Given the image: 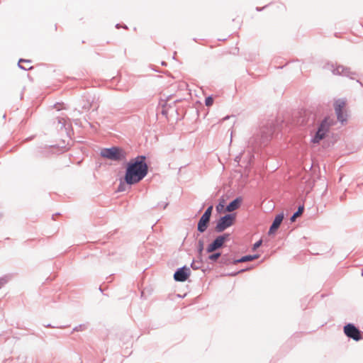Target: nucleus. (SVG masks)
Here are the masks:
<instances>
[{
	"mask_svg": "<svg viewBox=\"0 0 363 363\" xmlns=\"http://www.w3.org/2000/svg\"><path fill=\"white\" fill-rule=\"evenodd\" d=\"M145 160V155H138L127 163L124 177L126 184H135L146 177L148 173V166Z\"/></svg>",
	"mask_w": 363,
	"mask_h": 363,
	"instance_id": "1",
	"label": "nucleus"
},
{
	"mask_svg": "<svg viewBox=\"0 0 363 363\" xmlns=\"http://www.w3.org/2000/svg\"><path fill=\"white\" fill-rule=\"evenodd\" d=\"M281 123L274 118L262 121L259 125V132L255 138V146L251 144V151L257 147H266L270 143L274 135H277L281 129Z\"/></svg>",
	"mask_w": 363,
	"mask_h": 363,
	"instance_id": "2",
	"label": "nucleus"
},
{
	"mask_svg": "<svg viewBox=\"0 0 363 363\" xmlns=\"http://www.w3.org/2000/svg\"><path fill=\"white\" fill-rule=\"evenodd\" d=\"M333 125L334 121L333 119L329 116L324 117L318 124L316 131L311 139V142L313 144L319 143L320 140L327 136L330 127Z\"/></svg>",
	"mask_w": 363,
	"mask_h": 363,
	"instance_id": "3",
	"label": "nucleus"
},
{
	"mask_svg": "<svg viewBox=\"0 0 363 363\" xmlns=\"http://www.w3.org/2000/svg\"><path fill=\"white\" fill-rule=\"evenodd\" d=\"M127 153L121 147L113 146L110 148H103L101 150V156L113 161H121L126 158Z\"/></svg>",
	"mask_w": 363,
	"mask_h": 363,
	"instance_id": "4",
	"label": "nucleus"
},
{
	"mask_svg": "<svg viewBox=\"0 0 363 363\" xmlns=\"http://www.w3.org/2000/svg\"><path fill=\"white\" fill-rule=\"evenodd\" d=\"M235 221V215L233 213L225 214L220 217L216 223L215 227V231L216 233H222L228 228L233 225Z\"/></svg>",
	"mask_w": 363,
	"mask_h": 363,
	"instance_id": "5",
	"label": "nucleus"
},
{
	"mask_svg": "<svg viewBox=\"0 0 363 363\" xmlns=\"http://www.w3.org/2000/svg\"><path fill=\"white\" fill-rule=\"evenodd\" d=\"M343 332L347 337L354 341L358 342L363 339V333L354 323H346L343 327Z\"/></svg>",
	"mask_w": 363,
	"mask_h": 363,
	"instance_id": "6",
	"label": "nucleus"
},
{
	"mask_svg": "<svg viewBox=\"0 0 363 363\" xmlns=\"http://www.w3.org/2000/svg\"><path fill=\"white\" fill-rule=\"evenodd\" d=\"M230 238L229 233H223L217 236L206 247V251L207 253L216 252L221 249L226 241Z\"/></svg>",
	"mask_w": 363,
	"mask_h": 363,
	"instance_id": "7",
	"label": "nucleus"
},
{
	"mask_svg": "<svg viewBox=\"0 0 363 363\" xmlns=\"http://www.w3.org/2000/svg\"><path fill=\"white\" fill-rule=\"evenodd\" d=\"M328 66L334 74L342 75L349 77L351 79H354V76H357V73L351 71L350 67H344L343 65H337L335 67L333 63H328Z\"/></svg>",
	"mask_w": 363,
	"mask_h": 363,
	"instance_id": "8",
	"label": "nucleus"
},
{
	"mask_svg": "<svg viewBox=\"0 0 363 363\" xmlns=\"http://www.w3.org/2000/svg\"><path fill=\"white\" fill-rule=\"evenodd\" d=\"M190 276V269L186 266L178 268L174 274V279L177 281H185Z\"/></svg>",
	"mask_w": 363,
	"mask_h": 363,
	"instance_id": "9",
	"label": "nucleus"
},
{
	"mask_svg": "<svg viewBox=\"0 0 363 363\" xmlns=\"http://www.w3.org/2000/svg\"><path fill=\"white\" fill-rule=\"evenodd\" d=\"M284 218V212H281L275 216L274 219L272 221V223L271 224V225L269 227V229L268 231L269 235H274L276 234V233H277V230L279 228Z\"/></svg>",
	"mask_w": 363,
	"mask_h": 363,
	"instance_id": "10",
	"label": "nucleus"
},
{
	"mask_svg": "<svg viewBox=\"0 0 363 363\" xmlns=\"http://www.w3.org/2000/svg\"><path fill=\"white\" fill-rule=\"evenodd\" d=\"M210 220V218L202 215L197 224V230L201 233H204L209 225Z\"/></svg>",
	"mask_w": 363,
	"mask_h": 363,
	"instance_id": "11",
	"label": "nucleus"
},
{
	"mask_svg": "<svg viewBox=\"0 0 363 363\" xmlns=\"http://www.w3.org/2000/svg\"><path fill=\"white\" fill-rule=\"evenodd\" d=\"M242 203V199L241 197H237L234 200H233L231 202H230L225 207V211L227 212H232L236 209H238Z\"/></svg>",
	"mask_w": 363,
	"mask_h": 363,
	"instance_id": "12",
	"label": "nucleus"
},
{
	"mask_svg": "<svg viewBox=\"0 0 363 363\" xmlns=\"http://www.w3.org/2000/svg\"><path fill=\"white\" fill-rule=\"evenodd\" d=\"M235 259L232 258L228 254L221 255L220 259L218 262L221 265H229L231 264H234Z\"/></svg>",
	"mask_w": 363,
	"mask_h": 363,
	"instance_id": "13",
	"label": "nucleus"
},
{
	"mask_svg": "<svg viewBox=\"0 0 363 363\" xmlns=\"http://www.w3.org/2000/svg\"><path fill=\"white\" fill-rule=\"evenodd\" d=\"M304 211V205H300L297 210L292 214V216L290 218L291 222H294L296 218L300 216Z\"/></svg>",
	"mask_w": 363,
	"mask_h": 363,
	"instance_id": "14",
	"label": "nucleus"
},
{
	"mask_svg": "<svg viewBox=\"0 0 363 363\" xmlns=\"http://www.w3.org/2000/svg\"><path fill=\"white\" fill-rule=\"evenodd\" d=\"M337 121L342 123L347 121V113L345 112V110H340V112H335Z\"/></svg>",
	"mask_w": 363,
	"mask_h": 363,
	"instance_id": "15",
	"label": "nucleus"
},
{
	"mask_svg": "<svg viewBox=\"0 0 363 363\" xmlns=\"http://www.w3.org/2000/svg\"><path fill=\"white\" fill-rule=\"evenodd\" d=\"M210 253L211 255H208V259H209L212 262H217L219 259H220L222 255L221 252L217 251Z\"/></svg>",
	"mask_w": 363,
	"mask_h": 363,
	"instance_id": "16",
	"label": "nucleus"
},
{
	"mask_svg": "<svg viewBox=\"0 0 363 363\" xmlns=\"http://www.w3.org/2000/svg\"><path fill=\"white\" fill-rule=\"evenodd\" d=\"M203 265V261L202 257H198V260H193L192 263L191 264V267L196 270L199 269L202 267Z\"/></svg>",
	"mask_w": 363,
	"mask_h": 363,
	"instance_id": "17",
	"label": "nucleus"
},
{
	"mask_svg": "<svg viewBox=\"0 0 363 363\" xmlns=\"http://www.w3.org/2000/svg\"><path fill=\"white\" fill-rule=\"evenodd\" d=\"M196 248L198 252V257H202V254L204 249V241L203 239H200L198 240Z\"/></svg>",
	"mask_w": 363,
	"mask_h": 363,
	"instance_id": "18",
	"label": "nucleus"
},
{
	"mask_svg": "<svg viewBox=\"0 0 363 363\" xmlns=\"http://www.w3.org/2000/svg\"><path fill=\"white\" fill-rule=\"evenodd\" d=\"M225 201L223 197H221L220 199H219V202L218 203V205L216 206V211L219 213L225 211Z\"/></svg>",
	"mask_w": 363,
	"mask_h": 363,
	"instance_id": "19",
	"label": "nucleus"
},
{
	"mask_svg": "<svg viewBox=\"0 0 363 363\" xmlns=\"http://www.w3.org/2000/svg\"><path fill=\"white\" fill-rule=\"evenodd\" d=\"M345 106V102L342 100H337L335 102L334 108L335 112H340V110L344 109V107Z\"/></svg>",
	"mask_w": 363,
	"mask_h": 363,
	"instance_id": "20",
	"label": "nucleus"
},
{
	"mask_svg": "<svg viewBox=\"0 0 363 363\" xmlns=\"http://www.w3.org/2000/svg\"><path fill=\"white\" fill-rule=\"evenodd\" d=\"M21 62H26V63H29V64H30V63L31 62V61H30V60L20 59V60H18V67H19L20 69H23V70H29V69H32V67H31V66H30V67H24V66H22V65H21Z\"/></svg>",
	"mask_w": 363,
	"mask_h": 363,
	"instance_id": "21",
	"label": "nucleus"
},
{
	"mask_svg": "<svg viewBox=\"0 0 363 363\" xmlns=\"http://www.w3.org/2000/svg\"><path fill=\"white\" fill-rule=\"evenodd\" d=\"M248 261H250V254L246 255L240 259H235L234 264H237L240 262H248Z\"/></svg>",
	"mask_w": 363,
	"mask_h": 363,
	"instance_id": "22",
	"label": "nucleus"
},
{
	"mask_svg": "<svg viewBox=\"0 0 363 363\" xmlns=\"http://www.w3.org/2000/svg\"><path fill=\"white\" fill-rule=\"evenodd\" d=\"M213 205H211L209 206L206 210L205 211V212L203 213V216H206V217L208 218H210L211 217V214H212V211H213Z\"/></svg>",
	"mask_w": 363,
	"mask_h": 363,
	"instance_id": "23",
	"label": "nucleus"
},
{
	"mask_svg": "<svg viewBox=\"0 0 363 363\" xmlns=\"http://www.w3.org/2000/svg\"><path fill=\"white\" fill-rule=\"evenodd\" d=\"M262 244V240L259 239L256 242H255L251 247V251H255L257 248H259Z\"/></svg>",
	"mask_w": 363,
	"mask_h": 363,
	"instance_id": "24",
	"label": "nucleus"
},
{
	"mask_svg": "<svg viewBox=\"0 0 363 363\" xmlns=\"http://www.w3.org/2000/svg\"><path fill=\"white\" fill-rule=\"evenodd\" d=\"M213 104V99L212 96H208L206 98L205 104L206 106H211Z\"/></svg>",
	"mask_w": 363,
	"mask_h": 363,
	"instance_id": "25",
	"label": "nucleus"
},
{
	"mask_svg": "<svg viewBox=\"0 0 363 363\" xmlns=\"http://www.w3.org/2000/svg\"><path fill=\"white\" fill-rule=\"evenodd\" d=\"M58 118V123L62 124V127H65L66 125V121L64 118H61L60 116L57 117Z\"/></svg>",
	"mask_w": 363,
	"mask_h": 363,
	"instance_id": "26",
	"label": "nucleus"
},
{
	"mask_svg": "<svg viewBox=\"0 0 363 363\" xmlns=\"http://www.w3.org/2000/svg\"><path fill=\"white\" fill-rule=\"evenodd\" d=\"M125 190V184L121 182L118 186V191H124Z\"/></svg>",
	"mask_w": 363,
	"mask_h": 363,
	"instance_id": "27",
	"label": "nucleus"
},
{
	"mask_svg": "<svg viewBox=\"0 0 363 363\" xmlns=\"http://www.w3.org/2000/svg\"><path fill=\"white\" fill-rule=\"evenodd\" d=\"M259 257V254H254V255L251 254V262L258 259Z\"/></svg>",
	"mask_w": 363,
	"mask_h": 363,
	"instance_id": "28",
	"label": "nucleus"
},
{
	"mask_svg": "<svg viewBox=\"0 0 363 363\" xmlns=\"http://www.w3.org/2000/svg\"><path fill=\"white\" fill-rule=\"evenodd\" d=\"M249 269H250V268L247 267V268H245V269H241L240 271H239V272H238V273H239V272H240L247 271V270H248ZM237 274H238V272H235V273H233V274H231V275L235 276V275H236Z\"/></svg>",
	"mask_w": 363,
	"mask_h": 363,
	"instance_id": "29",
	"label": "nucleus"
},
{
	"mask_svg": "<svg viewBox=\"0 0 363 363\" xmlns=\"http://www.w3.org/2000/svg\"><path fill=\"white\" fill-rule=\"evenodd\" d=\"M90 106H91V104L89 103H88L87 104H84L83 106V108L85 109H89Z\"/></svg>",
	"mask_w": 363,
	"mask_h": 363,
	"instance_id": "30",
	"label": "nucleus"
},
{
	"mask_svg": "<svg viewBox=\"0 0 363 363\" xmlns=\"http://www.w3.org/2000/svg\"><path fill=\"white\" fill-rule=\"evenodd\" d=\"M264 8H265V6H264V7H262V8L256 7V10H257V11H262Z\"/></svg>",
	"mask_w": 363,
	"mask_h": 363,
	"instance_id": "31",
	"label": "nucleus"
},
{
	"mask_svg": "<svg viewBox=\"0 0 363 363\" xmlns=\"http://www.w3.org/2000/svg\"><path fill=\"white\" fill-rule=\"evenodd\" d=\"M82 327V325H79V327H76L74 328V330L78 331L79 330V328H81Z\"/></svg>",
	"mask_w": 363,
	"mask_h": 363,
	"instance_id": "32",
	"label": "nucleus"
},
{
	"mask_svg": "<svg viewBox=\"0 0 363 363\" xmlns=\"http://www.w3.org/2000/svg\"><path fill=\"white\" fill-rule=\"evenodd\" d=\"M3 283L0 281V289L1 288Z\"/></svg>",
	"mask_w": 363,
	"mask_h": 363,
	"instance_id": "33",
	"label": "nucleus"
},
{
	"mask_svg": "<svg viewBox=\"0 0 363 363\" xmlns=\"http://www.w3.org/2000/svg\"><path fill=\"white\" fill-rule=\"evenodd\" d=\"M46 327L52 328V326H51V325H46Z\"/></svg>",
	"mask_w": 363,
	"mask_h": 363,
	"instance_id": "34",
	"label": "nucleus"
},
{
	"mask_svg": "<svg viewBox=\"0 0 363 363\" xmlns=\"http://www.w3.org/2000/svg\"><path fill=\"white\" fill-rule=\"evenodd\" d=\"M357 82H359L362 86H363V84L359 80H357Z\"/></svg>",
	"mask_w": 363,
	"mask_h": 363,
	"instance_id": "35",
	"label": "nucleus"
},
{
	"mask_svg": "<svg viewBox=\"0 0 363 363\" xmlns=\"http://www.w3.org/2000/svg\"><path fill=\"white\" fill-rule=\"evenodd\" d=\"M252 157H253V155L251 153V156H250L251 160L252 159Z\"/></svg>",
	"mask_w": 363,
	"mask_h": 363,
	"instance_id": "36",
	"label": "nucleus"
},
{
	"mask_svg": "<svg viewBox=\"0 0 363 363\" xmlns=\"http://www.w3.org/2000/svg\"><path fill=\"white\" fill-rule=\"evenodd\" d=\"M167 206V203H166V204L164 206V207H163V208H165Z\"/></svg>",
	"mask_w": 363,
	"mask_h": 363,
	"instance_id": "37",
	"label": "nucleus"
},
{
	"mask_svg": "<svg viewBox=\"0 0 363 363\" xmlns=\"http://www.w3.org/2000/svg\"><path fill=\"white\" fill-rule=\"evenodd\" d=\"M116 28H119V24H116Z\"/></svg>",
	"mask_w": 363,
	"mask_h": 363,
	"instance_id": "38",
	"label": "nucleus"
},
{
	"mask_svg": "<svg viewBox=\"0 0 363 363\" xmlns=\"http://www.w3.org/2000/svg\"><path fill=\"white\" fill-rule=\"evenodd\" d=\"M362 276L363 277V270L362 271Z\"/></svg>",
	"mask_w": 363,
	"mask_h": 363,
	"instance_id": "39",
	"label": "nucleus"
}]
</instances>
